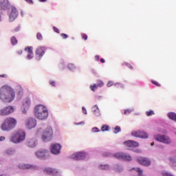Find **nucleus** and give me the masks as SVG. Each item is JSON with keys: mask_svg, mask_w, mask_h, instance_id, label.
<instances>
[{"mask_svg": "<svg viewBox=\"0 0 176 176\" xmlns=\"http://www.w3.org/2000/svg\"><path fill=\"white\" fill-rule=\"evenodd\" d=\"M81 36H82V39H84V41H87V34H82Z\"/></svg>", "mask_w": 176, "mask_h": 176, "instance_id": "42", "label": "nucleus"}, {"mask_svg": "<svg viewBox=\"0 0 176 176\" xmlns=\"http://www.w3.org/2000/svg\"><path fill=\"white\" fill-rule=\"evenodd\" d=\"M125 65H126V67H128V68H129V69H133V65H131V64H130L129 63H125Z\"/></svg>", "mask_w": 176, "mask_h": 176, "instance_id": "43", "label": "nucleus"}, {"mask_svg": "<svg viewBox=\"0 0 176 176\" xmlns=\"http://www.w3.org/2000/svg\"><path fill=\"white\" fill-rule=\"evenodd\" d=\"M101 131H109V126H108L107 124L102 125V126L101 127Z\"/></svg>", "mask_w": 176, "mask_h": 176, "instance_id": "28", "label": "nucleus"}, {"mask_svg": "<svg viewBox=\"0 0 176 176\" xmlns=\"http://www.w3.org/2000/svg\"><path fill=\"white\" fill-rule=\"evenodd\" d=\"M137 162L139 164H141V166H151V161L146 157H138Z\"/></svg>", "mask_w": 176, "mask_h": 176, "instance_id": "13", "label": "nucleus"}, {"mask_svg": "<svg viewBox=\"0 0 176 176\" xmlns=\"http://www.w3.org/2000/svg\"><path fill=\"white\" fill-rule=\"evenodd\" d=\"M156 141L159 142H163V144H171V139L166 135H156L154 136Z\"/></svg>", "mask_w": 176, "mask_h": 176, "instance_id": "6", "label": "nucleus"}, {"mask_svg": "<svg viewBox=\"0 0 176 176\" xmlns=\"http://www.w3.org/2000/svg\"><path fill=\"white\" fill-rule=\"evenodd\" d=\"M91 131H92V133H98L100 131V130H98V128H97V127H94L91 129Z\"/></svg>", "mask_w": 176, "mask_h": 176, "instance_id": "40", "label": "nucleus"}, {"mask_svg": "<svg viewBox=\"0 0 176 176\" xmlns=\"http://www.w3.org/2000/svg\"><path fill=\"white\" fill-rule=\"evenodd\" d=\"M114 156L116 159H120V160H126L127 162H131V160H133L130 155L124 153H117Z\"/></svg>", "mask_w": 176, "mask_h": 176, "instance_id": "8", "label": "nucleus"}, {"mask_svg": "<svg viewBox=\"0 0 176 176\" xmlns=\"http://www.w3.org/2000/svg\"><path fill=\"white\" fill-rule=\"evenodd\" d=\"M140 131H132V133H131V135H133V137H136V138H140Z\"/></svg>", "mask_w": 176, "mask_h": 176, "instance_id": "27", "label": "nucleus"}, {"mask_svg": "<svg viewBox=\"0 0 176 176\" xmlns=\"http://www.w3.org/2000/svg\"><path fill=\"white\" fill-rule=\"evenodd\" d=\"M146 116H152V115H155V111H153V110L146 111Z\"/></svg>", "mask_w": 176, "mask_h": 176, "instance_id": "35", "label": "nucleus"}, {"mask_svg": "<svg viewBox=\"0 0 176 176\" xmlns=\"http://www.w3.org/2000/svg\"><path fill=\"white\" fill-rule=\"evenodd\" d=\"M27 145L30 148H35L38 145V142L35 139H29L27 140Z\"/></svg>", "mask_w": 176, "mask_h": 176, "instance_id": "19", "label": "nucleus"}, {"mask_svg": "<svg viewBox=\"0 0 176 176\" xmlns=\"http://www.w3.org/2000/svg\"><path fill=\"white\" fill-rule=\"evenodd\" d=\"M34 116L37 119H39V120L47 119V116H49L47 108L42 104L36 105L34 108Z\"/></svg>", "mask_w": 176, "mask_h": 176, "instance_id": "2", "label": "nucleus"}, {"mask_svg": "<svg viewBox=\"0 0 176 176\" xmlns=\"http://www.w3.org/2000/svg\"><path fill=\"white\" fill-rule=\"evenodd\" d=\"M95 59H96L97 61H98V60H100V56H98V55L95 56Z\"/></svg>", "mask_w": 176, "mask_h": 176, "instance_id": "52", "label": "nucleus"}, {"mask_svg": "<svg viewBox=\"0 0 176 176\" xmlns=\"http://www.w3.org/2000/svg\"><path fill=\"white\" fill-rule=\"evenodd\" d=\"M47 48L45 46H39L36 50V57L38 60H41L43 56H45V53H46Z\"/></svg>", "mask_w": 176, "mask_h": 176, "instance_id": "7", "label": "nucleus"}, {"mask_svg": "<svg viewBox=\"0 0 176 176\" xmlns=\"http://www.w3.org/2000/svg\"><path fill=\"white\" fill-rule=\"evenodd\" d=\"M25 126L28 129H34L36 126V120L34 118H29L26 120Z\"/></svg>", "mask_w": 176, "mask_h": 176, "instance_id": "10", "label": "nucleus"}, {"mask_svg": "<svg viewBox=\"0 0 176 176\" xmlns=\"http://www.w3.org/2000/svg\"><path fill=\"white\" fill-rule=\"evenodd\" d=\"M118 87H124V85H122V84H118Z\"/></svg>", "mask_w": 176, "mask_h": 176, "instance_id": "57", "label": "nucleus"}, {"mask_svg": "<svg viewBox=\"0 0 176 176\" xmlns=\"http://www.w3.org/2000/svg\"><path fill=\"white\" fill-rule=\"evenodd\" d=\"M25 1L30 5H32V3H34V1L32 0H25Z\"/></svg>", "mask_w": 176, "mask_h": 176, "instance_id": "48", "label": "nucleus"}, {"mask_svg": "<svg viewBox=\"0 0 176 176\" xmlns=\"http://www.w3.org/2000/svg\"><path fill=\"white\" fill-rule=\"evenodd\" d=\"M10 42L12 45H13L14 46L17 45V43H19V41H17V38H16L15 36L11 37Z\"/></svg>", "mask_w": 176, "mask_h": 176, "instance_id": "24", "label": "nucleus"}, {"mask_svg": "<svg viewBox=\"0 0 176 176\" xmlns=\"http://www.w3.org/2000/svg\"><path fill=\"white\" fill-rule=\"evenodd\" d=\"M139 135V138H148V133L144 131H140Z\"/></svg>", "mask_w": 176, "mask_h": 176, "instance_id": "26", "label": "nucleus"}, {"mask_svg": "<svg viewBox=\"0 0 176 176\" xmlns=\"http://www.w3.org/2000/svg\"><path fill=\"white\" fill-rule=\"evenodd\" d=\"M43 171L45 174H47L48 175H56V174H58L57 169H53L52 168H46Z\"/></svg>", "mask_w": 176, "mask_h": 176, "instance_id": "17", "label": "nucleus"}, {"mask_svg": "<svg viewBox=\"0 0 176 176\" xmlns=\"http://www.w3.org/2000/svg\"><path fill=\"white\" fill-rule=\"evenodd\" d=\"M131 113V111H130L129 109H126L124 111V115H129V113Z\"/></svg>", "mask_w": 176, "mask_h": 176, "instance_id": "46", "label": "nucleus"}, {"mask_svg": "<svg viewBox=\"0 0 176 176\" xmlns=\"http://www.w3.org/2000/svg\"><path fill=\"white\" fill-rule=\"evenodd\" d=\"M51 152L54 155H58L60 153V151L61 150V145L58 144H54L51 146Z\"/></svg>", "mask_w": 176, "mask_h": 176, "instance_id": "14", "label": "nucleus"}, {"mask_svg": "<svg viewBox=\"0 0 176 176\" xmlns=\"http://www.w3.org/2000/svg\"><path fill=\"white\" fill-rule=\"evenodd\" d=\"M151 146H153L154 145H155V142H152L151 144Z\"/></svg>", "mask_w": 176, "mask_h": 176, "instance_id": "60", "label": "nucleus"}, {"mask_svg": "<svg viewBox=\"0 0 176 176\" xmlns=\"http://www.w3.org/2000/svg\"><path fill=\"white\" fill-rule=\"evenodd\" d=\"M19 167L22 170H30V168H32V166L28 164L19 165Z\"/></svg>", "mask_w": 176, "mask_h": 176, "instance_id": "23", "label": "nucleus"}, {"mask_svg": "<svg viewBox=\"0 0 176 176\" xmlns=\"http://www.w3.org/2000/svg\"><path fill=\"white\" fill-rule=\"evenodd\" d=\"M13 153H14V150L11 149V148L7 150L6 152V155H13Z\"/></svg>", "mask_w": 176, "mask_h": 176, "instance_id": "33", "label": "nucleus"}, {"mask_svg": "<svg viewBox=\"0 0 176 176\" xmlns=\"http://www.w3.org/2000/svg\"><path fill=\"white\" fill-rule=\"evenodd\" d=\"M6 139V138H5V136H0V142L1 141H5Z\"/></svg>", "mask_w": 176, "mask_h": 176, "instance_id": "50", "label": "nucleus"}, {"mask_svg": "<svg viewBox=\"0 0 176 176\" xmlns=\"http://www.w3.org/2000/svg\"><path fill=\"white\" fill-rule=\"evenodd\" d=\"M168 117L169 119H171V120H173L174 122H176V113L174 112H170L168 114Z\"/></svg>", "mask_w": 176, "mask_h": 176, "instance_id": "22", "label": "nucleus"}, {"mask_svg": "<svg viewBox=\"0 0 176 176\" xmlns=\"http://www.w3.org/2000/svg\"><path fill=\"white\" fill-rule=\"evenodd\" d=\"M86 158V153L85 152H78L72 155V159L74 160H83Z\"/></svg>", "mask_w": 176, "mask_h": 176, "instance_id": "11", "label": "nucleus"}, {"mask_svg": "<svg viewBox=\"0 0 176 176\" xmlns=\"http://www.w3.org/2000/svg\"><path fill=\"white\" fill-rule=\"evenodd\" d=\"M13 112H14V108L12 106H8L0 110V115L1 116H6L10 115V113H13Z\"/></svg>", "mask_w": 176, "mask_h": 176, "instance_id": "9", "label": "nucleus"}, {"mask_svg": "<svg viewBox=\"0 0 176 176\" xmlns=\"http://www.w3.org/2000/svg\"><path fill=\"white\" fill-rule=\"evenodd\" d=\"M24 140H25V131L23 129L13 132L10 138V142L13 144H20Z\"/></svg>", "mask_w": 176, "mask_h": 176, "instance_id": "4", "label": "nucleus"}, {"mask_svg": "<svg viewBox=\"0 0 176 176\" xmlns=\"http://www.w3.org/2000/svg\"><path fill=\"white\" fill-rule=\"evenodd\" d=\"M17 125V120L12 117L6 118L1 125V129L3 131H10L13 130Z\"/></svg>", "mask_w": 176, "mask_h": 176, "instance_id": "3", "label": "nucleus"}, {"mask_svg": "<svg viewBox=\"0 0 176 176\" xmlns=\"http://www.w3.org/2000/svg\"><path fill=\"white\" fill-rule=\"evenodd\" d=\"M16 90L19 91V94H23V88L20 86L16 87Z\"/></svg>", "mask_w": 176, "mask_h": 176, "instance_id": "37", "label": "nucleus"}, {"mask_svg": "<svg viewBox=\"0 0 176 176\" xmlns=\"http://www.w3.org/2000/svg\"><path fill=\"white\" fill-rule=\"evenodd\" d=\"M53 30H54V32H56L57 34H60V30H58V28L54 26Z\"/></svg>", "mask_w": 176, "mask_h": 176, "instance_id": "44", "label": "nucleus"}, {"mask_svg": "<svg viewBox=\"0 0 176 176\" xmlns=\"http://www.w3.org/2000/svg\"><path fill=\"white\" fill-rule=\"evenodd\" d=\"M90 89L92 91H96L98 89V87L96 84H94V85L90 86Z\"/></svg>", "mask_w": 176, "mask_h": 176, "instance_id": "31", "label": "nucleus"}, {"mask_svg": "<svg viewBox=\"0 0 176 176\" xmlns=\"http://www.w3.org/2000/svg\"><path fill=\"white\" fill-rule=\"evenodd\" d=\"M60 36L63 38V39H67V38H68L67 34L64 33L60 34Z\"/></svg>", "mask_w": 176, "mask_h": 176, "instance_id": "41", "label": "nucleus"}, {"mask_svg": "<svg viewBox=\"0 0 176 176\" xmlns=\"http://www.w3.org/2000/svg\"><path fill=\"white\" fill-rule=\"evenodd\" d=\"M17 16H19V12H17V9L16 8L13 7L10 14V20L13 21V20H15L17 18Z\"/></svg>", "mask_w": 176, "mask_h": 176, "instance_id": "16", "label": "nucleus"}, {"mask_svg": "<svg viewBox=\"0 0 176 176\" xmlns=\"http://www.w3.org/2000/svg\"><path fill=\"white\" fill-rule=\"evenodd\" d=\"M17 54H23V50L17 51Z\"/></svg>", "mask_w": 176, "mask_h": 176, "instance_id": "55", "label": "nucleus"}, {"mask_svg": "<svg viewBox=\"0 0 176 176\" xmlns=\"http://www.w3.org/2000/svg\"><path fill=\"white\" fill-rule=\"evenodd\" d=\"M35 154L38 159H42V157H45L47 155V151L45 149L38 150Z\"/></svg>", "mask_w": 176, "mask_h": 176, "instance_id": "18", "label": "nucleus"}, {"mask_svg": "<svg viewBox=\"0 0 176 176\" xmlns=\"http://www.w3.org/2000/svg\"><path fill=\"white\" fill-rule=\"evenodd\" d=\"M82 113L85 115H87V111L86 110V108H85V107H82Z\"/></svg>", "mask_w": 176, "mask_h": 176, "instance_id": "47", "label": "nucleus"}, {"mask_svg": "<svg viewBox=\"0 0 176 176\" xmlns=\"http://www.w3.org/2000/svg\"><path fill=\"white\" fill-rule=\"evenodd\" d=\"M34 47H26L25 48V52H27V53H28V54H31V53H34Z\"/></svg>", "mask_w": 176, "mask_h": 176, "instance_id": "25", "label": "nucleus"}, {"mask_svg": "<svg viewBox=\"0 0 176 176\" xmlns=\"http://www.w3.org/2000/svg\"><path fill=\"white\" fill-rule=\"evenodd\" d=\"M53 135V129L52 127L48 126L43 132L41 137L43 141L46 142V141H50L52 140V136Z\"/></svg>", "mask_w": 176, "mask_h": 176, "instance_id": "5", "label": "nucleus"}, {"mask_svg": "<svg viewBox=\"0 0 176 176\" xmlns=\"http://www.w3.org/2000/svg\"><path fill=\"white\" fill-rule=\"evenodd\" d=\"M100 168H101V170H109V165H100Z\"/></svg>", "mask_w": 176, "mask_h": 176, "instance_id": "34", "label": "nucleus"}, {"mask_svg": "<svg viewBox=\"0 0 176 176\" xmlns=\"http://www.w3.org/2000/svg\"><path fill=\"white\" fill-rule=\"evenodd\" d=\"M51 86H56V82L54 81L50 82Z\"/></svg>", "mask_w": 176, "mask_h": 176, "instance_id": "51", "label": "nucleus"}, {"mask_svg": "<svg viewBox=\"0 0 176 176\" xmlns=\"http://www.w3.org/2000/svg\"><path fill=\"white\" fill-rule=\"evenodd\" d=\"M27 58H28V60H32V58H34V52L28 54Z\"/></svg>", "mask_w": 176, "mask_h": 176, "instance_id": "32", "label": "nucleus"}, {"mask_svg": "<svg viewBox=\"0 0 176 176\" xmlns=\"http://www.w3.org/2000/svg\"><path fill=\"white\" fill-rule=\"evenodd\" d=\"M120 131H122V129H120V126H117L115 127L114 129V133L115 134H118V133H120Z\"/></svg>", "mask_w": 176, "mask_h": 176, "instance_id": "30", "label": "nucleus"}, {"mask_svg": "<svg viewBox=\"0 0 176 176\" xmlns=\"http://www.w3.org/2000/svg\"><path fill=\"white\" fill-rule=\"evenodd\" d=\"M15 97L16 93L12 87L4 85L0 89V100L3 102H12Z\"/></svg>", "mask_w": 176, "mask_h": 176, "instance_id": "1", "label": "nucleus"}, {"mask_svg": "<svg viewBox=\"0 0 176 176\" xmlns=\"http://www.w3.org/2000/svg\"><path fill=\"white\" fill-rule=\"evenodd\" d=\"M170 162H172V163H175V158H170Z\"/></svg>", "mask_w": 176, "mask_h": 176, "instance_id": "58", "label": "nucleus"}, {"mask_svg": "<svg viewBox=\"0 0 176 176\" xmlns=\"http://www.w3.org/2000/svg\"><path fill=\"white\" fill-rule=\"evenodd\" d=\"M132 170H135L136 173H138L139 176L142 175L143 171H142V170H141V168H133Z\"/></svg>", "mask_w": 176, "mask_h": 176, "instance_id": "29", "label": "nucleus"}, {"mask_svg": "<svg viewBox=\"0 0 176 176\" xmlns=\"http://www.w3.org/2000/svg\"><path fill=\"white\" fill-rule=\"evenodd\" d=\"M69 68H71V67H74L72 65H68Z\"/></svg>", "mask_w": 176, "mask_h": 176, "instance_id": "61", "label": "nucleus"}, {"mask_svg": "<svg viewBox=\"0 0 176 176\" xmlns=\"http://www.w3.org/2000/svg\"><path fill=\"white\" fill-rule=\"evenodd\" d=\"M92 111L95 116H100L101 115L100 113V109H98V106L97 105H95L92 107Z\"/></svg>", "mask_w": 176, "mask_h": 176, "instance_id": "21", "label": "nucleus"}, {"mask_svg": "<svg viewBox=\"0 0 176 176\" xmlns=\"http://www.w3.org/2000/svg\"><path fill=\"white\" fill-rule=\"evenodd\" d=\"M9 1L8 0H0V6L2 9H6L9 6Z\"/></svg>", "mask_w": 176, "mask_h": 176, "instance_id": "20", "label": "nucleus"}, {"mask_svg": "<svg viewBox=\"0 0 176 176\" xmlns=\"http://www.w3.org/2000/svg\"><path fill=\"white\" fill-rule=\"evenodd\" d=\"M0 78H8L6 74L0 75Z\"/></svg>", "mask_w": 176, "mask_h": 176, "instance_id": "54", "label": "nucleus"}, {"mask_svg": "<svg viewBox=\"0 0 176 176\" xmlns=\"http://www.w3.org/2000/svg\"><path fill=\"white\" fill-rule=\"evenodd\" d=\"M30 107H31V100L29 98L24 99L22 105L23 113H27V111L30 109Z\"/></svg>", "mask_w": 176, "mask_h": 176, "instance_id": "12", "label": "nucleus"}, {"mask_svg": "<svg viewBox=\"0 0 176 176\" xmlns=\"http://www.w3.org/2000/svg\"><path fill=\"white\" fill-rule=\"evenodd\" d=\"M100 63H102V64H104V63H105V60H104V58H100Z\"/></svg>", "mask_w": 176, "mask_h": 176, "instance_id": "56", "label": "nucleus"}, {"mask_svg": "<svg viewBox=\"0 0 176 176\" xmlns=\"http://www.w3.org/2000/svg\"><path fill=\"white\" fill-rule=\"evenodd\" d=\"M19 31H20V27H17L16 28H15L12 32H19Z\"/></svg>", "mask_w": 176, "mask_h": 176, "instance_id": "49", "label": "nucleus"}, {"mask_svg": "<svg viewBox=\"0 0 176 176\" xmlns=\"http://www.w3.org/2000/svg\"><path fill=\"white\" fill-rule=\"evenodd\" d=\"M111 86H113V82H112V81H109L107 83V87H111Z\"/></svg>", "mask_w": 176, "mask_h": 176, "instance_id": "45", "label": "nucleus"}, {"mask_svg": "<svg viewBox=\"0 0 176 176\" xmlns=\"http://www.w3.org/2000/svg\"><path fill=\"white\" fill-rule=\"evenodd\" d=\"M125 146L128 148H137L140 146V144L134 140H128L124 142Z\"/></svg>", "mask_w": 176, "mask_h": 176, "instance_id": "15", "label": "nucleus"}, {"mask_svg": "<svg viewBox=\"0 0 176 176\" xmlns=\"http://www.w3.org/2000/svg\"><path fill=\"white\" fill-rule=\"evenodd\" d=\"M47 0H39L40 2H46Z\"/></svg>", "mask_w": 176, "mask_h": 176, "instance_id": "59", "label": "nucleus"}, {"mask_svg": "<svg viewBox=\"0 0 176 176\" xmlns=\"http://www.w3.org/2000/svg\"><path fill=\"white\" fill-rule=\"evenodd\" d=\"M0 176H3V175H0Z\"/></svg>", "mask_w": 176, "mask_h": 176, "instance_id": "62", "label": "nucleus"}, {"mask_svg": "<svg viewBox=\"0 0 176 176\" xmlns=\"http://www.w3.org/2000/svg\"><path fill=\"white\" fill-rule=\"evenodd\" d=\"M103 156H104V157H107L109 156V153H103Z\"/></svg>", "mask_w": 176, "mask_h": 176, "instance_id": "53", "label": "nucleus"}, {"mask_svg": "<svg viewBox=\"0 0 176 176\" xmlns=\"http://www.w3.org/2000/svg\"><path fill=\"white\" fill-rule=\"evenodd\" d=\"M36 38L38 39V41H42V39H43V37L41 33H37Z\"/></svg>", "mask_w": 176, "mask_h": 176, "instance_id": "38", "label": "nucleus"}, {"mask_svg": "<svg viewBox=\"0 0 176 176\" xmlns=\"http://www.w3.org/2000/svg\"><path fill=\"white\" fill-rule=\"evenodd\" d=\"M151 82L153 85H155L157 87H160L161 85L160 83L157 82V81L152 80Z\"/></svg>", "mask_w": 176, "mask_h": 176, "instance_id": "39", "label": "nucleus"}, {"mask_svg": "<svg viewBox=\"0 0 176 176\" xmlns=\"http://www.w3.org/2000/svg\"><path fill=\"white\" fill-rule=\"evenodd\" d=\"M96 86H98V87H102V86H104V82H102V80H98Z\"/></svg>", "mask_w": 176, "mask_h": 176, "instance_id": "36", "label": "nucleus"}]
</instances>
